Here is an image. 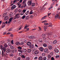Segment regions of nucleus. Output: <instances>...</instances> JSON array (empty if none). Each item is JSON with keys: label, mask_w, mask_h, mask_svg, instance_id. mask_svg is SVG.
<instances>
[{"label": "nucleus", "mask_w": 60, "mask_h": 60, "mask_svg": "<svg viewBox=\"0 0 60 60\" xmlns=\"http://www.w3.org/2000/svg\"><path fill=\"white\" fill-rule=\"evenodd\" d=\"M0 47L2 49H3L4 52H5L6 51V49L5 48H4V47H3V46L2 45H1Z\"/></svg>", "instance_id": "f257e3e1"}, {"label": "nucleus", "mask_w": 60, "mask_h": 60, "mask_svg": "<svg viewBox=\"0 0 60 60\" xmlns=\"http://www.w3.org/2000/svg\"><path fill=\"white\" fill-rule=\"evenodd\" d=\"M32 4V1H28V4L29 6H30Z\"/></svg>", "instance_id": "f03ea898"}, {"label": "nucleus", "mask_w": 60, "mask_h": 60, "mask_svg": "<svg viewBox=\"0 0 60 60\" xmlns=\"http://www.w3.org/2000/svg\"><path fill=\"white\" fill-rule=\"evenodd\" d=\"M39 49L40 51H43L44 50V49L42 47H40L39 48Z\"/></svg>", "instance_id": "7ed1b4c3"}, {"label": "nucleus", "mask_w": 60, "mask_h": 60, "mask_svg": "<svg viewBox=\"0 0 60 60\" xmlns=\"http://www.w3.org/2000/svg\"><path fill=\"white\" fill-rule=\"evenodd\" d=\"M27 45L28 46H30L32 45V43L30 42H28L27 43Z\"/></svg>", "instance_id": "20e7f679"}, {"label": "nucleus", "mask_w": 60, "mask_h": 60, "mask_svg": "<svg viewBox=\"0 0 60 60\" xmlns=\"http://www.w3.org/2000/svg\"><path fill=\"white\" fill-rule=\"evenodd\" d=\"M54 51L56 53H58V52H59V50L57 49H55L54 50Z\"/></svg>", "instance_id": "39448f33"}, {"label": "nucleus", "mask_w": 60, "mask_h": 60, "mask_svg": "<svg viewBox=\"0 0 60 60\" xmlns=\"http://www.w3.org/2000/svg\"><path fill=\"white\" fill-rule=\"evenodd\" d=\"M6 52L7 53H10V52H11V50H10V49H8L6 50Z\"/></svg>", "instance_id": "423d86ee"}, {"label": "nucleus", "mask_w": 60, "mask_h": 60, "mask_svg": "<svg viewBox=\"0 0 60 60\" xmlns=\"http://www.w3.org/2000/svg\"><path fill=\"white\" fill-rule=\"evenodd\" d=\"M15 17L17 19H19L20 17L19 15L18 14H17L15 16Z\"/></svg>", "instance_id": "0eeeda50"}, {"label": "nucleus", "mask_w": 60, "mask_h": 60, "mask_svg": "<svg viewBox=\"0 0 60 60\" xmlns=\"http://www.w3.org/2000/svg\"><path fill=\"white\" fill-rule=\"evenodd\" d=\"M29 48L30 49H33L34 48V46L33 45H31L29 46Z\"/></svg>", "instance_id": "6e6552de"}, {"label": "nucleus", "mask_w": 60, "mask_h": 60, "mask_svg": "<svg viewBox=\"0 0 60 60\" xmlns=\"http://www.w3.org/2000/svg\"><path fill=\"white\" fill-rule=\"evenodd\" d=\"M15 8H16V6L14 5L12 6L11 8V10H13V9H15Z\"/></svg>", "instance_id": "1a4fd4ad"}, {"label": "nucleus", "mask_w": 60, "mask_h": 60, "mask_svg": "<svg viewBox=\"0 0 60 60\" xmlns=\"http://www.w3.org/2000/svg\"><path fill=\"white\" fill-rule=\"evenodd\" d=\"M43 40H44V41H46V40H47V39L46 36L43 37Z\"/></svg>", "instance_id": "9d476101"}, {"label": "nucleus", "mask_w": 60, "mask_h": 60, "mask_svg": "<svg viewBox=\"0 0 60 60\" xmlns=\"http://www.w3.org/2000/svg\"><path fill=\"white\" fill-rule=\"evenodd\" d=\"M31 51L32 50H31V49H27V52H28V53H30V52H31Z\"/></svg>", "instance_id": "9b49d317"}, {"label": "nucleus", "mask_w": 60, "mask_h": 60, "mask_svg": "<svg viewBox=\"0 0 60 60\" xmlns=\"http://www.w3.org/2000/svg\"><path fill=\"white\" fill-rule=\"evenodd\" d=\"M22 51L23 52H26L27 50L26 49H23L22 50Z\"/></svg>", "instance_id": "f8f14e48"}, {"label": "nucleus", "mask_w": 60, "mask_h": 60, "mask_svg": "<svg viewBox=\"0 0 60 60\" xmlns=\"http://www.w3.org/2000/svg\"><path fill=\"white\" fill-rule=\"evenodd\" d=\"M9 19V17L8 16H6L4 18V19L5 20H6L7 19Z\"/></svg>", "instance_id": "ddd939ff"}, {"label": "nucleus", "mask_w": 60, "mask_h": 60, "mask_svg": "<svg viewBox=\"0 0 60 60\" xmlns=\"http://www.w3.org/2000/svg\"><path fill=\"white\" fill-rule=\"evenodd\" d=\"M57 43V40H55L53 42V44H56Z\"/></svg>", "instance_id": "4468645a"}, {"label": "nucleus", "mask_w": 60, "mask_h": 60, "mask_svg": "<svg viewBox=\"0 0 60 60\" xmlns=\"http://www.w3.org/2000/svg\"><path fill=\"white\" fill-rule=\"evenodd\" d=\"M4 52V50H3V51H2V56H5V54H4V52Z\"/></svg>", "instance_id": "2eb2a0df"}, {"label": "nucleus", "mask_w": 60, "mask_h": 60, "mask_svg": "<svg viewBox=\"0 0 60 60\" xmlns=\"http://www.w3.org/2000/svg\"><path fill=\"white\" fill-rule=\"evenodd\" d=\"M38 53H39V51L38 50L34 52L35 54H36H36H38Z\"/></svg>", "instance_id": "dca6fc26"}, {"label": "nucleus", "mask_w": 60, "mask_h": 60, "mask_svg": "<svg viewBox=\"0 0 60 60\" xmlns=\"http://www.w3.org/2000/svg\"><path fill=\"white\" fill-rule=\"evenodd\" d=\"M8 46V45L7 44H5L4 46V48H5V49H6V47H7Z\"/></svg>", "instance_id": "f3484780"}, {"label": "nucleus", "mask_w": 60, "mask_h": 60, "mask_svg": "<svg viewBox=\"0 0 60 60\" xmlns=\"http://www.w3.org/2000/svg\"><path fill=\"white\" fill-rule=\"evenodd\" d=\"M59 15H58V14H57L56 15V16H55V18L56 19L57 18L59 17Z\"/></svg>", "instance_id": "a211bd4d"}, {"label": "nucleus", "mask_w": 60, "mask_h": 60, "mask_svg": "<svg viewBox=\"0 0 60 60\" xmlns=\"http://www.w3.org/2000/svg\"><path fill=\"white\" fill-rule=\"evenodd\" d=\"M15 44L17 45H19L20 44L19 42H17L15 43Z\"/></svg>", "instance_id": "6ab92c4d"}, {"label": "nucleus", "mask_w": 60, "mask_h": 60, "mask_svg": "<svg viewBox=\"0 0 60 60\" xmlns=\"http://www.w3.org/2000/svg\"><path fill=\"white\" fill-rule=\"evenodd\" d=\"M48 51V49L47 48L45 49L44 50V52H47Z\"/></svg>", "instance_id": "aec40b11"}, {"label": "nucleus", "mask_w": 60, "mask_h": 60, "mask_svg": "<svg viewBox=\"0 0 60 60\" xmlns=\"http://www.w3.org/2000/svg\"><path fill=\"white\" fill-rule=\"evenodd\" d=\"M38 59L39 60H42V56L38 58Z\"/></svg>", "instance_id": "412c9836"}, {"label": "nucleus", "mask_w": 60, "mask_h": 60, "mask_svg": "<svg viewBox=\"0 0 60 60\" xmlns=\"http://www.w3.org/2000/svg\"><path fill=\"white\" fill-rule=\"evenodd\" d=\"M48 48L49 49H52V46L50 45H49L48 47Z\"/></svg>", "instance_id": "4be33fe9"}, {"label": "nucleus", "mask_w": 60, "mask_h": 60, "mask_svg": "<svg viewBox=\"0 0 60 60\" xmlns=\"http://www.w3.org/2000/svg\"><path fill=\"white\" fill-rule=\"evenodd\" d=\"M43 46L45 47H46L47 46V45L46 44H44L43 45Z\"/></svg>", "instance_id": "5701e85b"}, {"label": "nucleus", "mask_w": 60, "mask_h": 60, "mask_svg": "<svg viewBox=\"0 0 60 60\" xmlns=\"http://www.w3.org/2000/svg\"><path fill=\"white\" fill-rule=\"evenodd\" d=\"M42 37L43 38L44 37H45L46 36V34H43L42 35Z\"/></svg>", "instance_id": "b1692460"}, {"label": "nucleus", "mask_w": 60, "mask_h": 60, "mask_svg": "<svg viewBox=\"0 0 60 60\" xmlns=\"http://www.w3.org/2000/svg\"><path fill=\"white\" fill-rule=\"evenodd\" d=\"M35 4L34 3H33L32 4L31 6L32 7H34V6H35Z\"/></svg>", "instance_id": "393cba45"}, {"label": "nucleus", "mask_w": 60, "mask_h": 60, "mask_svg": "<svg viewBox=\"0 0 60 60\" xmlns=\"http://www.w3.org/2000/svg\"><path fill=\"white\" fill-rule=\"evenodd\" d=\"M10 48L11 49H14L15 47L13 46H11L10 47Z\"/></svg>", "instance_id": "a878e982"}, {"label": "nucleus", "mask_w": 60, "mask_h": 60, "mask_svg": "<svg viewBox=\"0 0 60 60\" xmlns=\"http://www.w3.org/2000/svg\"><path fill=\"white\" fill-rule=\"evenodd\" d=\"M46 18V16H44V17H42L41 19V20L42 19H45Z\"/></svg>", "instance_id": "bb28decb"}, {"label": "nucleus", "mask_w": 60, "mask_h": 60, "mask_svg": "<svg viewBox=\"0 0 60 60\" xmlns=\"http://www.w3.org/2000/svg\"><path fill=\"white\" fill-rule=\"evenodd\" d=\"M48 57L49 58H50L51 57V56L50 54H49L48 56Z\"/></svg>", "instance_id": "cd10ccee"}, {"label": "nucleus", "mask_w": 60, "mask_h": 60, "mask_svg": "<svg viewBox=\"0 0 60 60\" xmlns=\"http://www.w3.org/2000/svg\"><path fill=\"white\" fill-rule=\"evenodd\" d=\"M38 28H39V30H38V31H40V32L41 31V27H38Z\"/></svg>", "instance_id": "c85d7f7f"}, {"label": "nucleus", "mask_w": 60, "mask_h": 60, "mask_svg": "<svg viewBox=\"0 0 60 60\" xmlns=\"http://www.w3.org/2000/svg\"><path fill=\"white\" fill-rule=\"evenodd\" d=\"M30 39H34V36H32L30 37Z\"/></svg>", "instance_id": "c756f323"}, {"label": "nucleus", "mask_w": 60, "mask_h": 60, "mask_svg": "<svg viewBox=\"0 0 60 60\" xmlns=\"http://www.w3.org/2000/svg\"><path fill=\"white\" fill-rule=\"evenodd\" d=\"M17 48L18 49H22V47H21L20 46H18L17 47Z\"/></svg>", "instance_id": "7c9ffc66"}, {"label": "nucleus", "mask_w": 60, "mask_h": 60, "mask_svg": "<svg viewBox=\"0 0 60 60\" xmlns=\"http://www.w3.org/2000/svg\"><path fill=\"white\" fill-rule=\"evenodd\" d=\"M50 55H51V56H53V53L52 52H51L50 53Z\"/></svg>", "instance_id": "2f4dec72"}, {"label": "nucleus", "mask_w": 60, "mask_h": 60, "mask_svg": "<svg viewBox=\"0 0 60 60\" xmlns=\"http://www.w3.org/2000/svg\"><path fill=\"white\" fill-rule=\"evenodd\" d=\"M26 11V10H22V12L24 13H25V12Z\"/></svg>", "instance_id": "473e14b6"}, {"label": "nucleus", "mask_w": 60, "mask_h": 60, "mask_svg": "<svg viewBox=\"0 0 60 60\" xmlns=\"http://www.w3.org/2000/svg\"><path fill=\"white\" fill-rule=\"evenodd\" d=\"M5 26V25H3L2 24V27H1V28H3Z\"/></svg>", "instance_id": "72a5a7b5"}, {"label": "nucleus", "mask_w": 60, "mask_h": 60, "mask_svg": "<svg viewBox=\"0 0 60 60\" xmlns=\"http://www.w3.org/2000/svg\"><path fill=\"white\" fill-rule=\"evenodd\" d=\"M9 56H13V54L12 53H11L9 54Z\"/></svg>", "instance_id": "f704fd0d"}, {"label": "nucleus", "mask_w": 60, "mask_h": 60, "mask_svg": "<svg viewBox=\"0 0 60 60\" xmlns=\"http://www.w3.org/2000/svg\"><path fill=\"white\" fill-rule=\"evenodd\" d=\"M43 59L44 60H45L47 59V58L46 57H43Z\"/></svg>", "instance_id": "c9c22d12"}, {"label": "nucleus", "mask_w": 60, "mask_h": 60, "mask_svg": "<svg viewBox=\"0 0 60 60\" xmlns=\"http://www.w3.org/2000/svg\"><path fill=\"white\" fill-rule=\"evenodd\" d=\"M13 15V13H10V17H11Z\"/></svg>", "instance_id": "e433bc0d"}, {"label": "nucleus", "mask_w": 60, "mask_h": 60, "mask_svg": "<svg viewBox=\"0 0 60 60\" xmlns=\"http://www.w3.org/2000/svg\"><path fill=\"white\" fill-rule=\"evenodd\" d=\"M18 51H19V52H21V53H23V52H22V50L20 49H19L18 50Z\"/></svg>", "instance_id": "4c0bfd02"}, {"label": "nucleus", "mask_w": 60, "mask_h": 60, "mask_svg": "<svg viewBox=\"0 0 60 60\" xmlns=\"http://www.w3.org/2000/svg\"><path fill=\"white\" fill-rule=\"evenodd\" d=\"M29 11H28L26 13H25V14L26 15H27V14H28V13H29Z\"/></svg>", "instance_id": "58836bf2"}, {"label": "nucleus", "mask_w": 60, "mask_h": 60, "mask_svg": "<svg viewBox=\"0 0 60 60\" xmlns=\"http://www.w3.org/2000/svg\"><path fill=\"white\" fill-rule=\"evenodd\" d=\"M33 13H34V12H33V11H30V14H33Z\"/></svg>", "instance_id": "ea45409f"}, {"label": "nucleus", "mask_w": 60, "mask_h": 60, "mask_svg": "<svg viewBox=\"0 0 60 60\" xmlns=\"http://www.w3.org/2000/svg\"><path fill=\"white\" fill-rule=\"evenodd\" d=\"M21 56L22 57V58H25V56L23 55H22Z\"/></svg>", "instance_id": "a19ab883"}, {"label": "nucleus", "mask_w": 60, "mask_h": 60, "mask_svg": "<svg viewBox=\"0 0 60 60\" xmlns=\"http://www.w3.org/2000/svg\"><path fill=\"white\" fill-rule=\"evenodd\" d=\"M26 4L25 3L23 5V7H26Z\"/></svg>", "instance_id": "79ce46f5"}, {"label": "nucleus", "mask_w": 60, "mask_h": 60, "mask_svg": "<svg viewBox=\"0 0 60 60\" xmlns=\"http://www.w3.org/2000/svg\"><path fill=\"white\" fill-rule=\"evenodd\" d=\"M47 22V21L46 20H45L42 22V23H45V22Z\"/></svg>", "instance_id": "37998d69"}, {"label": "nucleus", "mask_w": 60, "mask_h": 60, "mask_svg": "<svg viewBox=\"0 0 60 60\" xmlns=\"http://www.w3.org/2000/svg\"><path fill=\"white\" fill-rule=\"evenodd\" d=\"M52 35V33H49L48 34V36H49V35Z\"/></svg>", "instance_id": "c03bdc74"}, {"label": "nucleus", "mask_w": 60, "mask_h": 60, "mask_svg": "<svg viewBox=\"0 0 60 60\" xmlns=\"http://www.w3.org/2000/svg\"><path fill=\"white\" fill-rule=\"evenodd\" d=\"M29 59H30V58H29V57H27L26 58V60H29Z\"/></svg>", "instance_id": "a18cd8bd"}, {"label": "nucleus", "mask_w": 60, "mask_h": 60, "mask_svg": "<svg viewBox=\"0 0 60 60\" xmlns=\"http://www.w3.org/2000/svg\"><path fill=\"white\" fill-rule=\"evenodd\" d=\"M12 31V28L10 29L9 30H8V32H10Z\"/></svg>", "instance_id": "49530a36"}, {"label": "nucleus", "mask_w": 60, "mask_h": 60, "mask_svg": "<svg viewBox=\"0 0 60 60\" xmlns=\"http://www.w3.org/2000/svg\"><path fill=\"white\" fill-rule=\"evenodd\" d=\"M20 27L19 28V30H21L22 29V26H20Z\"/></svg>", "instance_id": "de8ad7c7"}, {"label": "nucleus", "mask_w": 60, "mask_h": 60, "mask_svg": "<svg viewBox=\"0 0 60 60\" xmlns=\"http://www.w3.org/2000/svg\"><path fill=\"white\" fill-rule=\"evenodd\" d=\"M25 17H26V16H25V15H23V16H22V19H25Z\"/></svg>", "instance_id": "09e8293b"}, {"label": "nucleus", "mask_w": 60, "mask_h": 60, "mask_svg": "<svg viewBox=\"0 0 60 60\" xmlns=\"http://www.w3.org/2000/svg\"><path fill=\"white\" fill-rule=\"evenodd\" d=\"M44 25H48L49 24L48 23H44Z\"/></svg>", "instance_id": "8fccbe9b"}, {"label": "nucleus", "mask_w": 60, "mask_h": 60, "mask_svg": "<svg viewBox=\"0 0 60 60\" xmlns=\"http://www.w3.org/2000/svg\"><path fill=\"white\" fill-rule=\"evenodd\" d=\"M11 44H14V43H13V40H12L11 41Z\"/></svg>", "instance_id": "3c124183"}, {"label": "nucleus", "mask_w": 60, "mask_h": 60, "mask_svg": "<svg viewBox=\"0 0 60 60\" xmlns=\"http://www.w3.org/2000/svg\"><path fill=\"white\" fill-rule=\"evenodd\" d=\"M44 28L45 29H47V26H45L44 27Z\"/></svg>", "instance_id": "603ef678"}, {"label": "nucleus", "mask_w": 60, "mask_h": 60, "mask_svg": "<svg viewBox=\"0 0 60 60\" xmlns=\"http://www.w3.org/2000/svg\"><path fill=\"white\" fill-rule=\"evenodd\" d=\"M13 19V18L12 17L9 19V20H11H11H12V19Z\"/></svg>", "instance_id": "864d4df0"}, {"label": "nucleus", "mask_w": 60, "mask_h": 60, "mask_svg": "<svg viewBox=\"0 0 60 60\" xmlns=\"http://www.w3.org/2000/svg\"><path fill=\"white\" fill-rule=\"evenodd\" d=\"M24 14V13H23L22 12L21 13H20V15H23Z\"/></svg>", "instance_id": "5fc2aeb1"}, {"label": "nucleus", "mask_w": 60, "mask_h": 60, "mask_svg": "<svg viewBox=\"0 0 60 60\" xmlns=\"http://www.w3.org/2000/svg\"><path fill=\"white\" fill-rule=\"evenodd\" d=\"M51 58V59L52 60H55V59H54V57H52Z\"/></svg>", "instance_id": "6e6d98bb"}, {"label": "nucleus", "mask_w": 60, "mask_h": 60, "mask_svg": "<svg viewBox=\"0 0 60 60\" xmlns=\"http://www.w3.org/2000/svg\"><path fill=\"white\" fill-rule=\"evenodd\" d=\"M26 3V0H24L22 2L23 4H24Z\"/></svg>", "instance_id": "4d7b16f0"}, {"label": "nucleus", "mask_w": 60, "mask_h": 60, "mask_svg": "<svg viewBox=\"0 0 60 60\" xmlns=\"http://www.w3.org/2000/svg\"><path fill=\"white\" fill-rule=\"evenodd\" d=\"M20 60V57H19L16 60Z\"/></svg>", "instance_id": "13d9d810"}, {"label": "nucleus", "mask_w": 60, "mask_h": 60, "mask_svg": "<svg viewBox=\"0 0 60 60\" xmlns=\"http://www.w3.org/2000/svg\"><path fill=\"white\" fill-rule=\"evenodd\" d=\"M59 57V55H57L56 56V58H57L58 57Z\"/></svg>", "instance_id": "bf43d9fd"}, {"label": "nucleus", "mask_w": 60, "mask_h": 60, "mask_svg": "<svg viewBox=\"0 0 60 60\" xmlns=\"http://www.w3.org/2000/svg\"><path fill=\"white\" fill-rule=\"evenodd\" d=\"M11 52L12 53H14V51L13 50H11Z\"/></svg>", "instance_id": "052dcab7"}, {"label": "nucleus", "mask_w": 60, "mask_h": 60, "mask_svg": "<svg viewBox=\"0 0 60 60\" xmlns=\"http://www.w3.org/2000/svg\"><path fill=\"white\" fill-rule=\"evenodd\" d=\"M21 45H23L24 44V42H21Z\"/></svg>", "instance_id": "680f3d73"}, {"label": "nucleus", "mask_w": 60, "mask_h": 60, "mask_svg": "<svg viewBox=\"0 0 60 60\" xmlns=\"http://www.w3.org/2000/svg\"><path fill=\"white\" fill-rule=\"evenodd\" d=\"M45 55V53H43L42 54V55L43 56H44Z\"/></svg>", "instance_id": "e2e57ef3"}, {"label": "nucleus", "mask_w": 60, "mask_h": 60, "mask_svg": "<svg viewBox=\"0 0 60 60\" xmlns=\"http://www.w3.org/2000/svg\"><path fill=\"white\" fill-rule=\"evenodd\" d=\"M17 1V0H15L14 1L13 3H15V2H16Z\"/></svg>", "instance_id": "0e129e2a"}, {"label": "nucleus", "mask_w": 60, "mask_h": 60, "mask_svg": "<svg viewBox=\"0 0 60 60\" xmlns=\"http://www.w3.org/2000/svg\"><path fill=\"white\" fill-rule=\"evenodd\" d=\"M11 21V20H9V21L8 22V24H9V23H10Z\"/></svg>", "instance_id": "69168bd1"}, {"label": "nucleus", "mask_w": 60, "mask_h": 60, "mask_svg": "<svg viewBox=\"0 0 60 60\" xmlns=\"http://www.w3.org/2000/svg\"><path fill=\"white\" fill-rule=\"evenodd\" d=\"M14 36H13V35L12 34H11L10 35V36H11V37H13Z\"/></svg>", "instance_id": "338daca9"}, {"label": "nucleus", "mask_w": 60, "mask_h": 60, "mask_svg": "<svg viewBox=\"0 0 60 60\" xmlns=\"http://www.w3.org/2000/svg\"><path fill=\"white\" fill-rule=\"evenodd\" d=\"M26 19L27 20L28 19H29V16H27V17L26 18Z\"/></svg>", "instance_id": "774afa93"}]
</instances>
